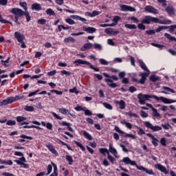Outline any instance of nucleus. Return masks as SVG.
<instances>
[{"label": "nucleus", "mask_w": 176, "mask_h": 176, "mask_svg": "<svg viewBox=\"0 0 176 176\" xmlns=\"http://www.w3.org/2000/svg\"><path fill=\"white\" fill-rule=\"evenodd\" d=\"M150 98H154L156 100V101H162L164 102V104H173V102H176V100L169 99L163 96L161 97H157L155 95L151 96L148 94H139L138 95V99L139 100V104L141 105H145V101H148Z\"/></svg>", "instance_id": "1"}, {"label": "nucleus", "mask_w": 176, "mask_h": 176, "mask_svg": "<svg viewBox=\"0 0 176 176\" xmlns=\"http://www.w3.org/2000/svg\"><path fill=\"white\" fill-rule=\"evenodd\" d=\"M151 23L167 25V24H171V21L168 19L160 20L156 17L146 15L142 20V23H139L138 27L140 30H145V26L144 25V24H151Z\"/></svg>", "instance_id": "2"}, {"label": "nucleus", "mask_w": 176, "mask_h": 176, "mask_svg": "<svg viewBox=\"0 0 176 176\" xmlns=\"http://www.w3.org/2000/svg\"><path fill=\"white\" fill-rule=\"evenodd\" d=\"M74 64L76 65V67H78V65H89V68L91 69H94L96 72H100V69L95 67L91 63L89 62H87L86 60H83L82 59H77L75 61H74Z\"/></svg>", "instance_id": "3"}, {"label": "nucleus", "mask_w": 176, "mask_h": 176, "mask_svg": "<svg viewBox=\"0 0 176 176\" xmlns=\"http://www.w3.org/2000/svg\"><path fill=\"white\" fill-rule=\"evenodd\" d=\"M139 76H141L142 78L139 80L135 78H133V82H136V83H140V85H144V83H145V81L146 80V78L149 76V73H140Z\"/></svg>", "instance_id": "4"}, {"label": "nucleus", "mask_w": 176, "mask_h": 176, "mask_svg": "<svg viewBox=\"0 0 176 176\" xmlns=\"http://www.w3.org/2000/svg\"><path fill=\"white\" fill-rule=\"evenodd\" d=\"M144 124L145 127H146L147 129H149L150 130H152V131H160L161 130H162V126H153V124H152L148 121L144 122Z\"/></svg>", "instance_id": "5"}, {"label": "nucleus", "mask_w": 176, "mask_h": 176, "mask_svg": "<svg viewBox=\"0 0 176 176\" xmlns=\"http://www.w3.org/2000/svg\"><path fill=\"white\" fill-rule=\"evenodd\" d=\"M11 13L14 14L15 17H23L24 16V11L20 8H12Z\"/></svg>", "instance_id": "6"}, {"label": "nucleus", "mask_w": 176, "mask_h": 176, "mask_svg": "<svg viewBox=\"0 0 176 176\" xmlns=\"http://www.w3.org/2000/svg\"><path fill=\"white\" fill-rule=\"evenodd\" d=\"M155 167L157 170H159L161 173H163L164 174H168L169 170L166 168H165L164 166L162 165L161 164H157L155 165Z\"/></svg>", "instance_id": "7"}, {"label": "nucleus", "mask_w": 176, "mask_h": 176, "mask_svg": "<svg viewBox=\"0 0 176 176\" xmlns=\"http://www.w3.org/2000/svg\"><path fill=\"white\" fill-rule=\"evenodd\" d=\"M146 135L147 137H149V138H151V144H153L154 146H157L159 145V140L155 138V136L152 135V133H146Z\"/></svg>", "instance_id": "8"}, {"label": "nucleus", "mask_w": 176, "mask_h": 176, "mask_svg": "<svg viewBox=\"0 0 176 176\" xmlns=\"http://www.w3.org/2000/svg\"><path fill=\"white\" fill-rule=\"evenodd\" d=\"M144 10L146 12H148V13H153V14H157V13H159V11L152 6H146Z\"/></svg>", "instance_id": "9"}, {"label": "nucleus", "mask_w": 176, "mask_h": 176, "mask_svg": "<svg viewBox=\"0 0 176 176\" xmlns=\"http://www.w3.org/2000/svg\"><path fill=\"white\" fill-rule=\"evenodd\" d=\"M120 9L122 12H135V8L130 6L122 5Z\"/></svg>", "instance_id": "10"}, {"label": "nucleus", "mask_w": 176, "mask_h": 176, "mask_svg": "<svg viewBox=\"0 0 176 176\" xmlns=\"http://www.w3.org/2000/svg\"><path fill=\"white\" fill-rule=\"evenodd\" d=\"M138 61L142 69H144V71L146 72H144L143 74H149V69H148V67H146V65H145V63H144V61H142L141 59H138Z\"/></svg>", "instance_id": "11"}, {"label": "nucleus", "mask_w": 176, "mask_h": 176, "mask_svg": "<svg viewBox=\"0 0 176 176\" xmlns=\"http://www.w3.org/2000/svg\"><path fill=\"white\" fill-rule=\"evenodd\" d=\"M104 32L108 35H118V34H120L119 30H113L111 28H106Z\"/></svg>", "instance_id": "12"}, {"label": "nucleus", "mask_w": 176, "mask_h": 176, "mask_svg": "<svg viewBox=\"0 0 176 176\" xmlns=\"http://www.w3.org/2000/svg\"><path fill=\"white\" fill-rule=\"evenodd\" d=\"M82 30L83 31H85V32H87L88 34H94V32L97 31V29H96V28L87 27L86 25H84L82 27Z\"/></svg>", "instance_id": "13"}, {"label": "nucleus", "mask_w": 176, "mask_h": 176, "mask_svg": "<svg viewBox=\"0 0 176 176\" xmlns=\"http://www.w3.org/2000/svg\"><path fill=\"white\" fill-rule=\"evenodd\" d=\"M165 12H166L169 16H174V14H175V10L172 6H167L165 8Z\"/></svg>", "instance_id": "14"}, {"label": "nucleus", "mask_w": 176, "mask_h": 176, "mask_svg": "<svg viewBox=\"0 0 176 176\" xmlns=\"http://www.w3.org/2000/svg\"><path fill=\"white\" fill-rule=\"evenodd\" d=\"M14 38L17 40L18 42H23L24 41V34H22L19 32H14Z\"/></svg>", "instance_id": "15"}, {"label": "nucleus", "mask_w": 176, "mask_h": 176, "mask_svg": "<svg viewBox=\"0 0 176 176\" xmlns=\"http://www.w3.org/2000/svg\"><path fill=\"white\" fill-rule=\"evenodd\" d=\"M104 82H107L108 86H109V87H111L112 89H115L116 87H118V84L113 82L112 79L109 78L104 79Z\"/></svg>", "instance_id": "16"}, {"label": "nucleus", "mask_w": 176, "mask_h": 176, "mask_svg": "<svg viewBox=\"0 0 176 176\" xmlns=\"http://www.w3.org/2000/svg\"><path fill=\"white\" fill-rule=\"evenodd\" d=\"M60 113H62V115H69L72 116V118H76V116L74 114L70 113V112L68 111V109L62 107L59 109Z\"/></svg>", "instance_id": "17"}, {"label": "nucleus", "mask_w": 176, "mask_h": 176, "mask_svg": "<svg viewBox=\"0 0 176 176\" xmlns=\"http://www.w3.org/2000/svg\"><path fill=\"white\" fill-rule=\"evenodd\" d=\"M109 151L111 153H112V155H113L115 157H116V159L119 157V156H118V151L116 150V148L112 146L111 144H109Z\"/></svg>", "instance_id": "18"}, {"label": "nucleus", "mask_w": 176, "mask_h": 176, "mask_svg": "<svg viewBox=\"0 0 176 176\" xmlns=\"http://www.w3.org/2000/svg\"><path fill=\"white\" fill-rule=\"evenodd\" d=\"M124 164H131V166H135V161H131L129 157H124L122 160Z\"/></svg>", "instance_id": "19"}, {"label": "nucleus", "mask_w": 176, "mask_h": 176, "mask_svg": "<svg viewBox=\"0 0 176 176\" xmlns=\"http://www.w3.org/2000/svg\"><path fill=\"white\" fill-rule=\"evenodd\" d=\"M162 89L164 90V91H162V93H163V94H170V93H173V94L175 93V90L168 87H162Z\"/></svg>", "instance_id": "20"}, {"label": "nucleus", "mask_w": 176, "mask_h": 176, "mask_svg": "<svg viewBox=\"0 0 176 176\" xmlns=\"http://www.w3.org/2000/svg\"><path fill=\"white\" fill-rule=\"evenodd\" d=\"M94 44L91 43H85L81 48V52H85V50H89V49H92Z\"/></svg>", "instance_id": "21"}, {"label": "nucleus", "mask_w": 176, "mask_h": 176, "mask_svg": "<svg viewBox=\"0 0 176 176\" xmlns=\"http://www.w3.org/2000/svg\"><path fill=\"white\" fill-rule=\"evenodd\" d=\"M116 104L119 105L120 109H124V108H126V102L124 100H116Z\"/></svg>", "instance_id": "22"}, {"label": "nucleus", "mask_w": 176, "mask_h": 176, "mask_svg": "<svg viewBox=\"0 0 176 176\" xmlns=\"http://www.w3.org/2000/svg\"><path fill=\"white\" fill-rule=\"evenodd\" d=\"M74 20H79L80 21H82V23H85V21H87V20L79 15H71L70 16Z\"/></svg>", "instance_id": "23"}, {"label": "nucleus", "mask_w": 176, "mask_h": 176, "mask_svg": "<svg viewBox=\"0 0 176 176\" xmlns=\"http://www.w3.org/2000/svg\"><path fill=\"white\" fill-rule=\"evenodd\" d=\"M32 10H36L37 12H39V10H42V7H41V4H39L38 3H35L32 5Z\"/></svg>", "instance_id": "24"}, {"label": "nucleus", "mask_w": 176, "mask_h": 176, "mask_svg": "<svg viewBox=\"0 0 176 176\" xmlns=\"http://www.w3.org/2000/svg\"><path fill=\"white\" fill-rule=\"evenodd\" d=\"M46 146L47 147V149L50 151V152H52L54 155H56L57 153V151H56V148H54V146L52 144H47Z\"/></svg>", "instance_id": "25"}, {"label": "nucleus", "mask_w": 176, "mask_h": 176, "mask_svg": "<svg viewBox=\"0 0 176 176\" xmlns=\"http://www.w3.org/2000/svg\"><path fill=\"white\" fill-rule=\"evenodd\" d=\"M121 124H124L127 129H129V130H131L133 129V125L130 122H127L126 120H124L121 121Z\"/></svg>", "instance_id": "26"}, {"label": "nucleus", "mask_w": 176, "mask_h": 176, "mask_svg": "<svg viewBox=\"0 0 176 176\" xmlns=\"http://www.w3.org/2000/svg\"><path fill=\"white\" fill-rule=\"evenodd\" d=\"M12 97L11 98H8L7 99H5L1 102V105H8V104H12Z\"/></svg>", "instance_id": "27"}, {"label": "nucleus", "mask_w": 176, "mask_h": 176, "mask_svg": "<svg viewBox=\"0 0 176 176\" xmlns=\"http://www.w3.org/2000/svg\"><path fill=\"white\" fill-rule=\"evenodd\" d=\"M23 14L26 18V21L28 23H30V21H31V15L30 14V12H28V10L24 11Z\"/></svg>", "instance_id": "28"}, {"label": "nucleus", "mask_w": 176, "mask_h": 176, "mask_svg": "<svg viewBox=\"0 0 176 176\" xmlns=\"http://www.w3.org/2000/svg\"><path fill=\"white\" fill-rule=\"evenodd\" d=\"M103 76H105V78H109L110 79H113V80H119V78H118V76L115 75H113L111 76L107 73H103Z\"/></svg>", "instance_id": "29"}, {"label": "nucleus", "mask_w": 176, "mask_h": 176, "mask_svg": "<svg viewBox=\"0 0 176 176\" xmlns=\"http://www.w3.org/2000/svg\"><path fill=\"white\" fill-rule=\"evenodd\" d=\"M99 152L100 153H102V155H104V156H105L107 154L108 155L109 153V151H108L107 148H99Z\"/></svg>", "instance_id": "30"}, {"label": "nucleus", "mask_w": 176, "mask_h": 176, "mask_svg": "<svg viewBox=\"0 0 176 176\" xmlns=\"http://www.w3.org/2000/svg\"><path fill=\"white\" fill-rule=\"evenodd\" d=\"M64 42L65 43H69V42H72V43H75V38H74L73 37L69 36L64 39Z\"/></svg>", "instance_id": "31"}, {"label": "nucleus", "mask_w": 176, "mask_h": 176, "mask_svg": "<svg viewBox=\"0 0 176 176\" xmlns=\"http://www.w3.org/2000/svg\"><path fill=\"white\" fill-rule=\"evenodd\" d=\"M82 134H83L84 137H85V138H87V140H89V141H91V140H93V137H91V135H90L86 131H84Z\"/></svg>", "instance_id": "32"}, {"label": "nucleus", "mask_w": 176, "mask_h": 176, "mask_svg": "<svg viewBox=\"0 0 176 176\" xmlns=\"http://www.w3.org/2000/svg\"><path fill=\"white\" fill-rule=\"evenodd\" d=\"M94 47L96 49V50H98L99 52L102 50V45L97 43L94 44Z\"/></svg>", "instance_id": "33"}, {"label": "nucleus", "mask_w": 176, "mask_h": 176, "mask_svg": "<svg viewBox=\"0 0 176 176\" xmlns=\"http://www.w3.org/2000/svg\"><path fill=\"white\" fill-rule=\"evenodd\" d=\"M150 80H151V82H157V80H159V79H160V78L155 74L151 75L149 78Z\"/></svg>", "instance_id": "34"}, {"label": "nucleus", "mask_w": 176, "mask_h": 176, "mask_svg": "<svg viewBox=\"0 0 176 176\" xmlns=\"http://www.w3.org/2000/svg\"><path fill=\"white\" fill-rule=\"evenodd\" d=\"M23 98H24V96H16L15 97H11L12 102H14V101H19V100H23Z\"/></svg>", "instance_id": "35"}, {"label": "nucleus", "mask_w": 176, "mask_h": 176, "mask_svg": "<svg viewBox=\"0 0 176 176\" xmlns=\"http://www.w3.org/2000/svg\"><path fill=\"white\" fill-rule=\"evenodd\" d=\"M125 28H129V30H136L137 26L135 25L132 24H125L124 25Z\"/></svg>", "instance_id": "36"}, {"label": "nucleus", "mask_w": 176, "mask_h": 176, "mask_svg": "<svg viewBox=\"0 0 176 176\" xmlns=\"http://www.w3.org/2000/svg\"><path fill=\"white\" fill-rule=\"evenodd\" d=\"M136 129H137V130H138V135H144V134H145V131H144V129H142V128H141L140 126H137Z\"/></svg>", "instance_id": "37"}, {"label": "nucleus", "mask_w": 176, "mask_h": 176, "mask_svg": "<svg viewBox=\"0 0 176 176\" xmlns=\"http://www.w3.org/2000/svg\"><path fill=\"white\" fill-rule=\"evenodd\" d=\"M153 111V116H155V118H160V113L157 112V110L155 108H152Z\"/></svg>", "instance_id": "38"}, {"label": "nucleus", "mask_w": 176, "mask_h": 176, "mask_svg": "<svg viewBox=\"0 0 176 176\" xmlns=\"http://www.w3.org/2000/svg\"><path fill=\"white\" fill-rule=\"evenodd\" d=\"M24 120H27V118L24 116H17L16 117V122L18 123H21V122H24Z\"/></svg>", "instance_id": "39"}, {"label": "nucleus", "mask_w": 176, "mask_h": 176, "mask_svg": "<svg viewBox=\"0 0 176 176\" xmlns=\"http://www.w3.org/2000/svg\"><path fill=\"white\" fill-rule=\"evenodd\" d=\"M45 13H47V14H48L49 16H54L55 14L54 11L52 10V8L47 9Z\"/></svg>", "instance_id": "40"}, {"label": "nucleus", "mask_w": 176, "mask_h": 176, "mask_svg": "<svg viewBox=\"0 0 176 176\" xmlns=\"http://www.w3.org/2000/svg\"><path fill=\"white\" fill-rule=\"evenodd\" d=\"M168 28V26H159L157 29H155V32H160V31H163V30H167Z\"/></svg>", "instance_id": "41"}, {"label": "nucleus", "mask_w": 176, "mask_h": 176, "mask_svg": "<svg viewBox=\"0 0 176 176\" xmlns=\"http://www.w3.org/2000/svg\"><path fill=\"white\" fill-rule=\"evenodd\" d=\"M66 160L69 162V166H71L74 163V160L70 155H66Z\"/></svg>", "instance_id": "42"}, {"label": "nucleus", "mask_w": 176, "mask_h": 176, "mask_svg": "<svg viewBox=\"0 0 176 176\" xmlns=\"http://www.w3.org/2000/svg\"><path fill=\"white\" fill-rule=\"evenodd\" d=\"M19 5H20V6H21V8H23V10H25V12L28 10V8H27V3L21 2V3H19Z\"/></svg>", "instance_id": "43"}, {"label": "nucleus", "mask_w": 176, "mask_h": 176, "mask_svg": "<svg viewBox=\"0 0 176 176\" xmlns=\"http://www.w3.org/2000/svg\"><path fill=\"white\" fill-rule=\"evenodd\" d=\"M102 105L106 107L107 109H109L110 111H112V105L111 104H109L108 102H103Z\"/></svg>", "instance_id": "44"}, {"label": "nucleus", "mask_w": 176, "mask_h": 176, "mask_svg": "<svg viewBox=\"0 0 176 176\" xmlns=\"http://www.w3.org/2000/svg\"><path fill=\"white\" fill-rule=\"evenodd\" d=\"M74 142L76 144V145H77V146H78L79 148H80V149L82 151H85V147L83 146V145L82 144V143L79 142H76V141H74Z\"/></svg>", "instance_id": "45"}, {"label": "nucleus", "mask_w": 176, "mask_h": 176, "mask_svg": "<svg viewBox=\"0 0 176 176\" xmlns=\"http://www.w3.org/2000/svg\"><path fill=\"white\" fill-rule=\"evenodd\" d=\"M162 126L163 129H164V130H170V129H171V125H170L168 123L162 124Z\"/></svg>", "instance_id": "46"}, {"label": "nucleus", "mask_w": 176, "mask_h": 176, "mask_svg": "<svg viewBox=\"0 0 176 176\" xmlns=\"http://www.w3.org/2000/svg\"><path fill=\"white\" fill-rule=\"evenodd\" d=\"M107 159L112 164H115V158L112 155H109V153L107 155Z\"/></svg>", "instance_id": "47"}, {"label": "nucleus", "mask_w": 176, "mask_h": 176, "mask_svg": "<svg viewBox=\"0 0 176 176\" xmlns=\"http://www.w3.org/2000/svg\"><path fill=\"white\" fill-rule=\"evenodd\" d=\"M25 111H27L28 112H34V107L32 106H25Z\"/></svg>", "instance_id": "48"}, {"label": "nucleus", "mask_w": 176, "mask_h": 176, "mask_svg": "<svg viewBox=\"0 0 176 176\" xmlns=\"http://www.w3.org/2000/svg\"><path fill=\"white\" fill-rule=\"evenodd\" d=\"M115 131H117V133H119L120 134H126V132L122 131L119 126H116L114 128Z\"/></svg>", "instance_id": "49"}, {"label": "nucleus", "mask_w": 176, "mask_h": 176, "mask_svg": "<svg viewBox=\"0 0 176 176\" xmlns=\"http://www.w3.org/2000/svg\"><path fill=\"white\" fill-rule=\"evenodd\" d=\"M65 22L67 23V24H69V25H74V24H75V21L69 18L65 19Z\"/></svg>", "instance_id": "50"}, {"label": "nucleus", "mask_w": 176, "mask_h": 176, "mask_svg": "<svg viewBox=\"0 0 176 176\" xmlns=\"http://www.w3.org/2000/svg\"><path fill=\"white\" fill-rule=\"evenodd\" d=\"M7 126H16V121L14 120H8L6 122Z\"/></svg>", "instance_id": "51"}, {"label": "nucleus", "mask_w": 176, "mask_h": 176, "mask_svg": "<svg viewBox=\"0 0 176 176\" xmlns=\"http://www.w3.org/2000/svg\"><path fill=\"white\" fill-rule=\"evenodd\" d=\"M124 137H128L129 138H132V140H135V138H137V137H135V135H133V134H130V133H124Z\"/></svg>", "instance_id": "52"}, {"label": "nucleus", "mask_w": 176, "mask_h": 176, "mask_svg": "<svg viewBox=\"0 0 176 176\" xmlns=\"http://www.w3.org/2000/svg\"><path fill=\"white\" fill-rule=\"evenodd\" d=\"M75 111H77L78 112H80V111H85L86 109V107H82L81 106H77L74 108Z\"/></svg>", "instance_id": "53"}, {"label": "nucleus", "mask_w": 176, "mask_h": 176, "mask_svg": "<svg viewBox=\"0 0 176 176\" xmlns=\"http://www.w3.org/2000/svg\"><path fill=\"white\" fill-rule=\"evenodd\" d=\"M140 116L142 118H148L149 116V115L148 114V113H146L144 111H140Z\"/></svg>", "instance_id": "54"}, {"label": "nucleus", "mask_w": 176, "mask_h": 176, "mask_svg": "<svg viewBox=\"0 0 176 176\" xmlns=\"http://www.w3.org/2000/svg\"><path fill=\"white\" fill-rule=\"evenodd\" d=\"M51 93H55V94H57L58 96H61L63 94V91L56 90V89H52L50 91Z\"/></svg>", "instance_id": "55"}, {"label": "nucleus", "mask_w": 176, "mask_h": 176, "mask_svg": "<svg viewBox=\"0 0 176 176\" xmlns=\"http://www.w3.org/2000/svg\"><path fill=\"white\" fill-rule=\"evenodd\" d=\"M99 61L102 65H108L109 64L108 61L105 60L104 58L99 59Z\"/></svg>", "instance_id": "56"}, {"label": "nucleus", "mask_w": 176, "mask_h": 176, "mask_svg": "<svg viewBox=\"0 0 176 176\" xmlns=\"http://www.w3.org/2000/svg\"><path fill=\"white\" fill-rule=\"evenodd\" d=\"M38 24H41V25H45V24H46V19H38L37 21Z\"/></svg>", "instance_id": "57"}, {"label": "nucleus", "mask_w": 176, "mask_h": 176, "mask_svg": "<svg viewBox=\"0 0 176 176\" xmlns=\"http://www.w3.org/2000/svg\"><path fill=\"white\" fill-rule=\"evenodd\" d=\"M84 112L86 116H91V115H93V113H91L89 109H85Z\"/></svg>", "instance_id": "58"}, {"label": "nucleus", "mask_w": 176, "mask_h": 176, "mask_svg": "<svg viewBox=\"0 0 176 176\" xmlns=\"http://www.w3.org/2000/svg\"><path fill=\"white\" fill-rule=\"evenodd\" d=\"M126 114L128 115L129 118H138V116L137 114L133 113L131 112H127L126 113Z\"/></svg>", "instance_id": "59"}, {"label": "nucleus", "mask_w": 176, "mask_h": 176, "mask_svg": "<svg viewBox=\"0 0 176 176\" xmlns=\"http://www.w3.org/2000/svg\"><path fill=\"white\" fill-rule=\"evenodd\" d=\"M144 172L146 174H148V175H155V172H153V170H148V169H145Z\"/></svg>", "instance_id": "60"}, {"label": "nucleus", "mask_w": 176, "mask_h": 176, "mask_svg": "<svg viewBox=\"0 0 176 176\" xmlns=\"http://www.w3.org/2000/svg\"><path fill=\"white\" fill-rule=\"evenodd\" d=\"M52 115H53L54 118L58 119V120H61L63 118L60 117L57 113L54 112H51Z\"/></svg>", "instance_id": "61"}, {"label": "nucleus", "mask_w": 176, "mask_h": 176, "mask_svg": "<svg viewBox=\"0 0 176 176\" xmlns=\"http://www.w3.org/2000/svg\"><path fill=\"white\" fill-rule=\"evenodd\" d=\"M155 32H156L153 30H149L146 31V34H147V35H155Z\"/></svg>", "instance_id": "62"}, {"label": "nucleus", "mask_w": 176, "mask_h": 176, "mask_svg": "<svg viewBox=\"0 0 176 176\" xmlns=\"http://www.w3.org/2000/svg\"><path fill=\"white\" fill-rule=\"evenodd\" d=\"M119 20H120V17L119 16H116L113 19V23H115L117 25H118V22L119 21Z\"/></svg>", "instance_id": "63"}, {"label": "nucleus", "mask_w": 176, "mask_h": 176, "mask_svg": "<svg viewBox=\"0 0 176 176\" xmlns=\"http://www.w3.org/2000/svg\"><path fill=\"white\" fill-rule=\"evenodd\" d=\"M69 93H75L76 94H78V93H79V92L77 91V89H76V87H74L73 89H69Z\"/></svg>", "instance_id": "64"}]
</instances>
